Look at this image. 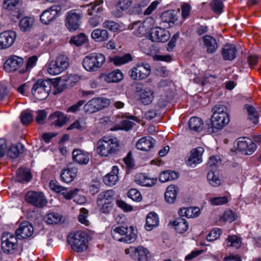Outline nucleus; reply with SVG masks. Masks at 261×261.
<instances>
[{
	"instance_id": "1",
	"label": "nucleus",
	"mask_w": 261,
	"mask_h": 261,
	"mask_svg": "<svg viewBox=\"0 0 261 261\" xmlns=\"http://www.w3.org/2000/svg\"><path fill=\"white\" fill-rule=\"evenodd\" d=\"M119 143L116 138L103 137L97 143L96 151L101 156L109 157L117 154Z\"/></svg>"
},
{
	"instance_id": "2",
	"label": "nucleus",
	"mask_w": 261,
	"mask_h": 261,
	"mask_svg": "<svg viewBox=\"0 0 261 261\" xmlns=\"http://www.w3.org/2000/svg\"><path fill=\"white\" fill-rule=\"evenodd\" d=\"M52 82L50 79L38 80L32 89V93L39 100L45 99L51 90Z\"/></svg>"
},
{
	"instance_id": "3",
	"label": "nucleus",
	"mask_w": 261,
	"mask_h": 261,
	"mask_svg": "<svg viewBox=\"0 0 261 261\" xmlns=\"http://www.w3.org/2000/svg\"><path fill=\"white\" fill-rule=\"evenodd\" d=\"M89 238L88 233L78 231L68 241L74 251L82 252L87 250Z\"/></svg>"
},
{
	"instance_id": "4",
	"label": "nucleus",
	"mask_w": 261,
	"mask_h": 261,
	"mask_svg": "<svg viewBox=\"0 0 261 261\" xmlns=\"http://www.w3.org/2000/svg\"><path fill=\"white\" fill-rule=\"evenodd\" d=\"M105 61L104 55L99 53H92L84 58L83 66L88 71H94L100 68Z\"/></svg>"
},
{
	"instance_id": "5",
	"label": "nucleus",
	"mask_w": 261,
	"mask_h": 261,
	"mask_svg": "<svg viewBox=\"0 0 261 261\" xmlns=\"http://www.w3.org/2000/svg\"><path fill=\"white\" fill-rule=\"evenodd\" d=\"M150 66L147 62L137 64L128 71V74L132 80L140 81L146 79L150 74Z\"/></svg>"
},
{
	"instance_id": "6",
	"label": "nucleus",
	"mask_w": 261,
	"mask_h": 261,
	"mask_svg": "<svg viewBox=\"0 0 261 261\" xmlns=\"http://www.w3.org/2000/svg\"><path fill=\"white\" fill-rule=\"evenodd\" d=\"M230 119L228 114L222 113L218 115L217 113L213 114L211 118L210 124H208L207 133H214L222 129L228 123Z\"/></svg>"
},
{
	"instance_id": "7",
	"label": "nucleus",
	"mask_w": 261,
	"mask_h": 261,
	"mask_svg": "<svg viewBox=\"0 0 261 261\" xmlns=\"http://www.w3.org/2000/svg\"><path fill=\"white\" fill-rule=\"evenodd\" d=\"M68 66V58L66 56L60 55L56 60L50 62L47 71L50 74L57 75L66 69Z\"/></svg>"
},
{
	"instance_id": "8",
	"label": "nucleus",
	"mask_w": 261,
	"mask_h": 261,
	"mask_svg": "<svg viewBox=\"0 0 261 261\" xmlns=\"http://www.w3.org/2000/svg\"><path fill=\"white\" fill-rule=\"evenodd\" d=\"M25 199L28 203L38 208L43 207L47 203V199L41 192L29 191L25 194Z\"/></svg>"
},
{
	"instance_id": "9",
	"label": "nucleus",
	"mask_w": 261,
	"mask_h": 261,
	"mask_svg": "<svg viewBox=\"0 0 261 261\" xmlns=\"http://www.w3.org/2000/svg\"><path fill=\"white\" fill-rule=\"evenodd\" d=\"M125 253L138 261H147L151 256L148 250L142 246L137 247L131 246L125 250Z\"/></svg>"
},
{
	"instance_id": "10",
	"label": "nucleus",
	"mask_w": 261,
	"mask_h": 261,
	"mask_svg": "<svg viewBox=\"0 0 261 261\" xmlns=\"http://www.w3.org/2000/svg\"><path fill=\"white\" fill-rule=\"evenodd\" d=\"M107 101L108 99L105 98H93L85 104L84 111L86 113L91 114L102 110L108 104Z\"/></svg>"
},
{
	"instance_id": "11",
	"label": "nucleus",
	"mask_w": 261,
	"mask_h": 261,
	"mask_svg": "<svg viewBox=\"0 0 261 261\" xmlns=\"http://www.w3.org/2000/svg\"><path fill=\"white\" fill-rule=\"evenodd\" d=\"M62 10L60 6L54 5L44 11L40 16V21L44 24H48L54 21Z\"/></svg>"
},
{
	"instance_id": "12",
	"label": "nucleus",
	"mask_w": 261,
	"mask_h": 261,
	"mask_svg": "<svg viewBox=\"0 0 261 261\" xmlns=\"http://www.w3.org/2000/svg\"><path fill=\"white\" fill-rule=\"evenodd\" d=\"M170 37L168 31L160 27L152 29L149 33L150 39L152 42H165L169 40Z\"/></svg>"
},
{
	"instance_id": "13",
	"label": "nucleus",
	"mask_w": 261,
	"mask_h": 261,
	"mask_svg": "<svg viewBox=\"0 0 261 261\" xmlns=\"http://www.w3.org/2000/svg\"><path fill=\"white\" fill-rule=\"evenodd\" d=\"M78 169L73 163L68 164L66 168H64L61 172L62 181L66 183L72 181L76 176Z\"/></svg>"
},
{
	"instance_id": "14",
	"label": "nucleus",
	"mask_w": 261,
	"mask_h": 261,
	"mask_svg": "<svg viewBox=\"0 0 261 261\" xmlns=\"http://www.w3.org/2000/svg\"><path fill=\"white\" fill-rule=\"evenodd\" d=\"M81 15L74 11L69 12L66 18V27L70 31L77 30L81 22Z\"/></svg>"
},
{
	"instance_id": "15",
	"label": "nucleus",
	"mask_w": 261,
	"mask_h": 261,
	"mask_svg": "<svg viewBox=\"0 0 261 261\" xmlns=\"http://www.w3.org/2000/svg\"><path fill=\"white\" fill-rule=\"evenodd\" d=\"M24 63L22 58L17 56H10L4 63V69L8 72H13L21 67Z\"/></svg>"
},
{
	"instance_id": "16",
	"label": "nucleus",
	"mask_w": 261,
	"mask_h": 261,
	"mask_svg": "<svg viewBox=\"0 0 261 261\" xmlns=\"http://www.w3.org/2000/svg\"><path fill=\"white\" fill-rule=\"evenodd\" d=\"M16 34L13 31H7L0 33V49H6L13 45Z\"/></svg>"
},
{
	"instance_id": "17",
	"label": "nucleus",
	"mask_w": 261,
	"mask_h": 261,
	"mask_svg": "<svg viewBox=\"0 0 261 261\" xmlns=\"http://www.w3.org/2000/svg\"><path fill=\"white\" fill-rule=\"evenodd\" d=\"M34 228L28 221L21 223L15 231V236L18 239H27L33 234Z\"/></svg>"
},
{
	"instance_id": "18",
	"label": "nucleus",
	"mask_w": 261,
	"mask_h": 261,
	"mask_svg": "<svg viewBox=\"0 0 261 261\" xmlns=\"http://www.w3.org/2000/svg\"><path fill=\"white\" fill-rule=\"evenodd\" d=\"M243 140H240L238 142V150L244 154H252L256 148V144L250 139L248 138L245 140V139L244 138Z\"/></svg>"
},
{
	"instance_id": "19",
	"label": "nucleus",
	"mask_w": 261,
	"mask_h": 261,
	"mask_svg": "<svg viewBox=\"0 0 261 261\" xmlns=\"http://www.w3.org/2000/svg\"><path fill=\"white\" fill-rule=\"evenodd\" d=\"M204 149L202 147L193 149L190 157L186 161L187 165L191 167H195L197 164L201 162V155Z\"/></svg>"
},
{
	"instance_id": "20",
	"label": "nucleus",
	"mask_w": 261,
	"mask_h": 261,
	"mask_svg": "<svg viewBox=\"0 0 261 261\" xmlns=\"http://www.w3.org/2000/svg\"><path fill=\"white\" fill-rule=\"evenodd\" d=\"M48 120L51 121V124L61 127L67 122L68 118L63 113L56 111L49 116Z\"/></svg>"
},
{
	"instance_id": "21",
	"label": "nucleus",
	"mask_w": 261,
	"mask_h": 261,
	"mask_svg": "<svg viewBox=\"0 0 261 261\" xmlns=\"http://www.w3.org/2000/svg\"><path fill=\"white\" fill-rule=\"evenodd\" d=\"M237 49L233 44H226L221 49V54L224 60L232 61L236 57Z\"/></svg>"
},
{
	"instance_id": "22",
	"label": "nucleus",
	"mask_w": 261,
	"mask_h": 261,
	"mask_svg": "<svg viewBox=\"0 0 261 261\" xmlns=\"http://www.w3.org/2000/svg\"><path fill=\"white\" fill-rule=\"evenodd\" d=\"M204 48L208 54H214L218 49L216 40L210 35H205L201 38Z\"/></svg>"
},
{
	"instance_id": "23",
	"label": "nucleus",
	"mask_w": 261,
	"mask_h": 261,
	"mask_svg": "<svg viewBox=\"0 0 261 261\" xmlns=\"http://www.w3.org/2000/svg\"><path fill=\"white\" fill-rule=\"evenodd\" d=\"M19 2V0H4L3 4V7L5 9L12 11V16L13 19L15 17L19 19L21 15L19 10H17Z\"/></svg>"
},
{
	"instance_id": "24",
	"label": "nucleus",
	"mask_w": 261,
	"mask_h": 261,
	"mask_svg": "<svg viewBox=\"0 0 261 261\" xmlns=\"http://www.w3.org/2000/svg\"><path fill=\"white\" fill-rule=\"evenodd\" d=\"M155 141L150 136H146L140 139L136 143L138 149L147 151L154 146Z\"/></svg>"
},
{
	"instance_id": "25",
	"label": "nucleus",
	"mask_w": 261,
	"mask_h": 261,
	"mask_svg": "<svg viewBox=\"0 0 261 261\" xmlns=\"http://www.w3.org/2000/svg\"><path fill=\"white\" fill-rule=\"evenodd\" d=\"M169 225L172 226L179 233L186 232L189 228L188 222L182 217L176 218L172 222H170Z\"/></svg>"
},
{
	"instance_id": "26",
	"label": "nucleus",
	"mask_w": 261,
	"mask_h": 261,
	"mask_svg": "<svg viewBox=\"0 0 261 261\" xmlns=\"http://www.w3.org/2000/svg\"><path fill=\"white\" fill-rule=\"evenodd\" d=\"M101 78L108 83H117L123 79V73L120 70L117 69L109 73H101Z\"/></svg>"
},
{
	"instance_id": "27",
	"label": "nucleus",
	"mask_w": 261,
	"mask_h": 261,
	"mask_svg": "<svg viewBox=\"0 0 261 261\" xmlns=\"http://www.w3.org/2000/svg\"><path fill=\"white\" fill-rule=\"evenodd\" d=\"M137 92H139V99L144 105H149L153 99V92L150 89H145L139 90V88L137 87Z\"/></svg>"
},
{
	"instance_id": "28",
	"label": "nucleus",
	"mask_w": 261,
	"mask_h": 261,
	"mask_svg": "<svg viewBox=\"0 0 261 261\" xmlns=\"http://www.w3.org/2000/svg\"><path fill=\"white\" fill-rule=\"evenodd\" d=\"M73 160L80 165H87L89 162L88 154L80 149H74L72 151Z\"/></svg>"
},
{
	"instance_id": "29",
	"label": "nucleus",
	"mask_w": 261,
	"mask_h": 261,
	"mask_svg": "<svg viewBox=\"0 0 261 261\" xmlns=\"http://www.w3.org/2000/svg\"><path fill=\"white\" fill-rule=\"evenodd\" d=\"M177 13L176 11L173 10L166 11L162 14L161 20L163 22L168 23L170 27H172L177 20Z\"/></svg>"
},
{
	"instance_id": "30",
	"label": "nucleus",
	"mask_w": 261,
	"mask_h": 261,
	"mask_svg": "<svg viewBox=\"0 0 261 261\" xmlns=\"http://www.w3.org/2000/svg\"><path fill=\"white\" fill-rule=\"evenodd\" d=\"M119 169L117 166H113L112 170L103 177L104 183L109 186H112L116 184L118 180V173Z\"/></svg>"
},
{
	"instance_id": "31",
	"label": "nucleus",
	"mask_w": 261,
	"mask_h": 261,
	"mask_svg": "<svg viewBox=\"0 0 261 261\" xmlns=\"http://www.w3.org/2000/svg\"><path fill=\"white\" fill-rule=\"evenodd\" d=\"M50 189L57 193H61L67 200L70 199L71 195L73 192L68 191L67 189L59 185L57 182L51 180L49 182Z\"/></svg>"
},
{
	"instance_id": "32",
	"label": "nucleus",
	"mask_w": 261,
	"mask_h": 261,
	"mask_svg": "<svg viewBox=\"0 0 261 261\" xmlns=\"http://www.w3.org/2000/svg\"><path fill=\"white\" fill-rule=\"evenodd\" d=\"M132 3V0H119L116 5V10L114 13L115 15L117 17H121L123 11L128 10Z\"/></svg>"
},
{
	"instance_id": "33",
	"label": "nucleus",
	"mask_w": 261,
	"mask_h": 261,
	"mask_svg": "<svg viewBox=\"0 0 261 261\" xmlns=\"http://www.w3.org/2000/svg\"><path fill=\"white\" fill-rule=\"evenodd\" d=\"M178 188L175 185L169 186L165 193V199L166 201L170 204L173 203L176 198Z\"/></svg>"
},
{
	"instance_id": "34",
	"label": "nucleus",
	"mask_w": 261,
	"mask_h": 261,
	"mask_svg": "<svg viewBox=\"0 0 261 261\" xmlns=\"http://www.w3.org/2000/svg\"><path fill=\"white\" fill-rule=\"evenodd\" d=\"M32 178L31 173L27 168H19L16 171V180L18 182H28Z\"/></svg>"
},
{
	"instance_id": "35",
	"label": "nucleus",
	"mask_w": 261,
	"mask_h": 261,
	"mask_svg": "<svg viewBox=\"0 0 261 261\" xmlns=\"http://www.w3.org/2000/svg\"><path fill=\"white\" fill-rule=\"evenodd\" d=\"M159 218L158 215L153 212L148 214L146 219L145 229L150 231L159 224Z\"/></svg>"
},
{
	"instance_id": "36",
	"label": "nucleus",
	"mask_w": 261,
	"mask_h": 261,
	"mask_svg": "<svg viewBox=\"0 0 261 261\" xmlns=\"http://www.w3.org/2000/svg\"><path fill=\"white\" fill-rule=\"evenodd\" d=\"M24 146L20 143L16 145H12L7 151L8 155L12 159L17 158L19 154L24 151Z\"/></svg>"
},
{
	"instance_id": "37",
	"label": "nucleus",
	"mask_w": 261,
	"mask_h": 261,
	"mask_svg": "<svg viewBox=\"0 0 261 261\" xmlns=\"http://www.w3.org/2000/svg\"><path fill=\"white\" fill-rule=\"evenodd\" d=\"M91 37L96 41L103 42L108 39L109 33L105 29H97L93 30L91 33Z\"/></svg>"
},
{
	"instance_id": "38",
	"label": "nucleus",
	"mask_w": 261,
	"mask_h": 261,
	"mask_svg": "<svg viewBox=\"0 0 261 261\" xmlns=\"http://www.w3.org/2000/svg\"><path fill=\"white\" fill-rule=\"evenodd\" d=\"M189 126L191 130L196 132H200L203 129V120L198 117H193L189 121Z\"/></svg>"
},
{
	"instance_id": "39",
	"label": "nucleus",
	"mask_w": 261,
	"mask_h": 261,
	"mask_svg": "<svg viewBox=\"0 0 261 261\" xmlns=\"http://www.w3.org/2000/svg\"><path fill=\"white\" fill-rule=\"evenodd\" d=\"M128 226L119 224L118 225H114L112 227L111 234L113 238L116 240L119 241L120 237H122L124 235L125 232L127 231Z\"/></svg>"
},
{
	"instance_id": "40",
	"label": "nucleus",
	"mask_w": 261,
	"mask_h": 261,
	"mask_svg": "<svg viewBox=\"0 0 261 261\" xmlns=\"http://www.w3.org/2000/svg\"><path fill=\"white\" fill-rule=\"evenodd\" d=\"M114 192L112 190H109L100 193L97 196V205H101L102 202L106 203H111V200L113 199Z\"/></svg>"
},
{
	"instance_id": "41",
	"label": "nucleus",
	"mask_w": 261,
	"mask_h": 261,
	"mask_svg": "<svg viewBox=\"0 0 261 261\" xmlns=\"http://www.w3.org/2000/svg\"><path fill=\"white\" fill-rule=\"evenodd\" d=\"M137 235L134 227L132 226L127 227L126 232H125L124 235L120 237V242H124L127 243H130L135 241Z\"/></svg>"
},
{
	"instance_id": "42",
	"label": "nucleus",
	"mask_w": 261,
	"mask_h": 261,
	"mask_svg": "<svg viewBox=\"0 0 261 261\" xmlns=\"http://www.w3.org/2000/svg\"><path fill=\"white\" fill-rule=\"evenodd\" d=\"M244 108L247 111L248 119L255 124L258 123V114L255 108L252 105L248 104H246Z\"/></svg>"
},
{
	"instance_id": "43",
	"label": "nucleus",
	"mask_w": 261,
	"mask_h": 261,
	"mask_svg": "<svg viewBox=\"0 0 261 261\" xmlns=\"http://www.w3.org/2000/svg\"><path fill=\"white\" fill-rule=\"evenodd\" d=\"M147 4V1H139L132 8L128 9V13L130 15H140L143 13V8L146 7Z\"/></svg>"
},
{
	"instance_id": "44",
	"label": "nucleus",
	"mask_w": 261,
	"mask_h": 261,
	"mask_svg": "<svg viewBox=\"0 0 261 261\" xmlns=\"http://www.w3.org/2000/svg\"><path fill=\"white\" fill-rule=\"evenodd\" d=\"M133 60L130 54H126L123 56H114L111 58V61L116 66H120Z\"/></svg>"
},
{
	"instance_id": "45",
	"label": "nucleus",
	"mask_w": 261,
	"mask_h": 261,
	"mask_svg": "<svg viewBox=\"0 0 261 261\" xmlns=\"http://www.w3.org/2000/svg\"><path fill=\"white\" fill-rule=\"evenodd\" d=\"M46 222L49 224L62 223L64 222L62 216L57 213H50L46 216Z\"/></svg>"
},
{
	"instance_id": "46",
	"label": "nucleus",
	"mask_w": 261,
	"mask_h": 261,
	"mask_svg": "<svg viewBox=\"0 0 261 261\" xmlns=\"http://www.w3.org/2000/svg\"><path fill=\"white\" fill-rule=\"evenodd\" d=\"M136 181L137 184L142 186L152 187L156 184V179L149 178L144 175H142Z\"/></svg>"
},
{
	"instance_id": "47",
	"label": "nucleus",
	"mask_w": 261,
	"mask_h": 261,
	"mask_svg": "<svg viewBox=\"0 0 261 261\" xmlns=\"http://www.w3.org/2000/svg\"><path fill=\"white\" fill-rule=\"evenodd\" d=\"M218 175V172L215 171H213L212 169H211L207 173V180L209 181L210 184L214 187H217L220 184Z\"/></svg>"
},
{
	"instance_id": "48",
	"label": "nucleus",
	"mask_w": 261,
	"mask_h": 261,
	"mask_svg": "<svg viewBox=\"0 0 261 261\" xmlns=\"http://www.w3.org/2000/svg\"><path fill=\"white\" fill-rule=\"evenodd\" d=\"M33 24V21L30 17L22 18L19 23V26L21 31L26 32L30 30Z\"/></svg>"
},
{
	"instance_id": "49",
	"label": "nucleus",
	"mask_w": 261,
	"mask_h": 261,
	"mask_svg": "<svg viewBox=\"0 0 261 261\" xmlns=\"http://www.w3.org/2000/svg\"><path fill=\"white\" fill-rule=\"evenodd\" d=\"M37 61V57L33 56L30 57L27 61V63L25 65V67L19 71V72L21 74H23L29 71L36 64Z\"/></svg>"
},
{
	"instance_id": "50",
	"label": "nucleus",
	"mask_w": 261,
	"mask_h": 261,
	"mask_svg": "<svg viewBox=\"0 0 261 261\" xmlns=\"http://www.w3.org/2000/svg\"><path fill=\"white\" fill-rule=\"evenodd\" d=\"M7 239H5V236L2 237V248L5 253H10L15 249L16 246L11 244L10 242L7 241Z\"/></svg>"
},
{
	"instance_id": "51",
	"label": "nucleus",
	"mask_w": 261,
	"mask_h": 261,
	"mask_svg": "<svg viewBox=\"0 0 261 261\" xmlns=\"http://www.w3.org/2000/svg\"><path fill=\"white\" fill-rule=\"evenodd\" d=\"M136 119V117L133 115L127 116L126 119L123 120L121 122L122 128L125 130H128L131 129L135 123L130 120H135Z\"/></svg>"
},
{
	"instance_id": "52",
	"label": "nucleus",
	"mask_w": 261,
	"mask_h": 261,
	"mask_svg": "<svg viewBox=\"0 0 261 261\" xmlns=\"http://www.w3.org/2000/svg\"><path fill=\"white\" fill-rule=\"evenodd\" d=\"M236 214L230 210L225 211L220 219L224 222H231L237 218Z\"/></svg>"
},
{
	"instance_id": "53",
	"label": "nucleus",
	"mask_w": 261,
	"mask_h": 261,
	"mask_svg": "<svg viewBox=\"0 0 261 261\" xmlns=\"http://www.w3.org/2000/svg\"><path fill=\"white\" fill-rule=\"evenodd\" d=\"M86 40L87 38L86 35L83 33H81L79 35L71 37L69 42L71 44H73L79 46L84 43Z\"/></svg>"
},
{
	"instance_id": "54",
	"label": "nucleus",
	"mask_w": 261,
	"mask_h": 261,
	"mask_svg": "<svg viewBox=\"0 0 261 261\" xmlns=\"http://www.w3.org/2000/svg\"><path fill=\"white\" fill-rule=\"evenodd\" d=\"M79 191V189H75L73 190H70V192H73L72 194L70 195L71 199H73V201L78 204H83L86 201V199L84 196H80L77 195V192Z\"/></svg>"
},
{
	"instance_id": "55",
	"label": "nucleus",
	"mask_w": 261,
	"mask_h": 261,
	"mask_svg": "<svg viewBox=\"0 0 261 261\" xmlns=\"http://www.w3.org/2000/svg\"><path fill=\"white\" fill-rule=\"evenodd\" d=\"M20 119L23 125H28L33 119V116L32 114L27 111H23L21 113Z\"/></svg>"
},
{
	"instance_id": "56",
	"label": "nucleus",
	"mask_w": 261,
	"mask_h": 261,
	"mask_svg": "<svg viewBox=\"0 0 261 261\" xmlns=\"http://www.w3.org/2000/svg\"><path fill=\"white\" fill-rule=\"evenodd\" d=\"M221 233L222 231L220 228H215L208 234L206 240L209 242L214 241L220 237Z\"/></svg>"
},
{
	"instance_id": "57",
	"label": "nucleus",
	"mask_w": 261,
	"mask_h": 261,
	"mask_svg": "<svg viewBox=\"0 0 261 261\" xmlns=\"http://www.w3.org/2000/svg\"><path fill=\"white\" fill-rule=\"evenodd\" d=\"M127 196L135 201L139 202L142 200L140 192L136 189H130L127 193Z\"/></svg>"
},
{
	"instance_id": "58",
	"label": "nucleus",
	"mask_w": 261,
	"mask_h": 261,
	"mask_svg": "<svg viewBox=\"0 0 261 261\" xmlns=\"http://www.w3.org/2000/svg\"><path fill=\"white\" fill-rule=\"evenodd\" d=\"M228 243V246L239 248L241 246V241L236 236H229L227 239Z\"/></svg>"
},
{
	"instance_id": "59",
	"label": "nucleus",
	"mask_w": 261,
	"mask_h": 261,
	"mask_svg": "<svg viewBox=\"0 0 261 261\" xmlns=\"http://www.w3.org/2000/svg\"><path fill=\"white\" fill-rule=\"evenodd\" d=\"M88 214V210L85 208H82L80 210V214L78 217L79 221L86 226L89 225V223L88 220L87 219Z\"/></svg>"
},
{
	"instance_id": "60",
	"label": "nucleus",
	"mask_w": 261,
	"mask_h": 261,
	"mask_svg": "<svg viewBox=\"0 0 261 261\" xmlns=\"http://www.w3.org/2000/svg\"><path fill=\"white\" fill-rule=\"evenodd\" d=\"M103 27L112 32L117 31L119 27V24L113 21H106L103 23Z\"/></svg>"
},
{
	"instance_id": "61",
	"label": "nucleus",
	"mask_w": 261,
	"mask_h": 261,
	"mask_svg": "<svg viewBox=\"0 0 261 261\" xmlns=\"http://www.w3.org/2000/svg\"><path fill=\"white\" fill-rule=\"evenodd\" d=\"M211 8L214 12L218 14L221 13L223 9L222 1L213 0V2L211 4Z\"/></svg>"
},
{
	"instance_id": "62",
	"label": "nucleus",
	"mask_w": 261,
	"mask_h": 261,
	"mask_svg": "<svg viewBox=\"0 0 261 261\" xmlns=\"http://www.w3.org/2000/svg\"><path fill=\"white\" fill-rule=\"evenodd\" d=\"M210 201L212 204L214 205H222L228 202L226 196L213 197L211 199Z\"/></svg>"
},
{
	"instance_id": "63",
	"label": "nucleus",
	"mask_w": 261,
	"mask_h": 261,
	"mask_svg": "<svg viewBox=\"0 0 261 261\" xmlns=\"http://www.w3.org/2000/svg\"><path fill=\"white\" fill-rule=\"evenodd\" d=\"M46 117L47 113L45 110H39L37 112L36 121L38 124H43L45 123Z\"/></svg>"
},
{
	"instance_id": "64",
	"label": "nucleus",
	"mask_w": 261,
	"mask_h": 261,
	"mask_svg": "<svg viewBox=\"0 0 261 261\" xmlns=\"http://www.w3.org/2000/svg\"><path fill=\"white\" fill-rule=\"evenodd\" d=\"M85 100H81L79 101L77 103L69 107L67 109V112L69 113H76L79 111L81 110V107L85 103Z\"/></svg>"
}]
</instances>
